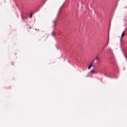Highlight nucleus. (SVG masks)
Listing matches in <instances>:
<instances>
[{
  "label": "nucleus",
  "instance_id": "nucleus-1",
  "mask_svg": "<svg viewBox=\"0 0 127 127\" xmlns=\"http://www.w3.org/2000/svg\"><path fill=\"white\" fill-rule=\"evenodd\" d=\"M58 16H59V15H57V16L56 18V19L53 20L52 21V23L54 24V27H55V23H56V21H57V19H58Z\"/></svg>",
  "mask_w": 127,
  "mask_h": 127
},
{
  "label": "nucleus",
  "instance_id": "nucleus-2",
  "mask_svg": "<svg viewBox=\"0 0 127 127\" xmlns=\"http://www.w3.org/2000/svg\"><path fill=\"white\" fill-rule=\"evenodd\" d=\"M93 64H91L89 65V66H88V69H91V68H92V67H93Z\"/></svg>",
  "mask_w": 127,
  "mask_h": 127
},
{
  "label": "nucleus",
  "instance_id": "nucleus-3",
  "mask_svg": "<svg viewBox=\"0 0 127 127\" xmlns=\"http://www.w3.org/2000/svg\"><path fill=\"white\" fill-rule=\"evenodd\" d=\"M125 36V31H123L122 35H121V37L123 38Z\"/></svg>",
  "mask_w": 127,
  "mask_h": 127
},
{
  "label": "nucleus",
  "instance_id": "nucleus-4",
  "mask_svg": "<svg viewBox=\"0 0 127 127\" xmlns=\"http://www.w3.org/2000/svg\"><path fill=\"white\" fill-rule=\"evenodd\" d=\"M91 73H92V74H95V70H94V69H92L91 70Z\"/></svg>",
  "mask_w": 127,
  "mask_h": 127
},
{
  "label": "nucleus",
  "instance_id": "nucleus-5",
  "mask_svg": "<svg viewBox=\"0 0 127 127\" xmlns=\"http://www.w3.org/2000/svg\"><path fill=\"white\" fill-rule=\"evenodd\" d=\"M95 60H97V61L99 60V58L98 57H96V58H95Z\"/></svg>",
  "mask_w": 127,
  "mask_h": 127
},
{
  "label": "nucleus",
  "instance_id": "nucleus-6",
  "mask_svg": "<svg viewBox=\"0 0 127 127\" xmlns=\"http://www.w3.org/2000/svg\"><path fill=\"white\" fill-rule=\"evenodd\" d=\"M52 35L53 36H54V31H53L52 32Z\"/></svg>",
  "mask_w": 127,
  "mask_h": 127
},
{
  "label": "nucleus",
  "instance_id": "nucleus-7",
  "mask_svg": "<svg viewBox=\"0 0 127 127\" xmlns=\"http://www.w3.org/2000/svg\"><path fill=\"white\" fill-rule=\"evenodd\" d=\"M31 17H32V14H31L30 15V18H31Z\"/></svg>",
  "mask_w": 127,
  "mask_h": 127
},
{
  "label": "nucleus",
  "instance_id": "nucleus-8",
  "mask_svg": "<svg viewBox=\"0 0 127 127\" xmlns=\"http://www.w3.org/2000/svg\"><path fill=\"white\" fill-rule=\"evenodd\" d=\"M104 76H106V73H104Z\"/></svg>",
  "mask_w": 127,
  "mask_h": 127
},
{
  "label": "nucleus",
  "instance_id": "nucleus-9",
  "mask_svg": "<svg viewBox=\"0 0 127 127\" xmlns=\"http://www.w3.org/2000/svg\"><path fill=\"white\" fill-rule=\"evenodd\" d=\"M108 77H109V78H110V76H109Z\"/></svg>",
  "mask_w": 127,
  "mask_h": 127
}]
</instances>
